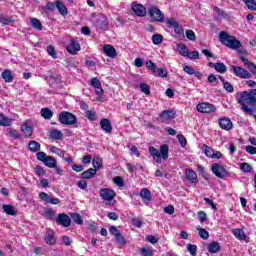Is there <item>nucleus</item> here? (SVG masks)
<instances>
[{"label": "nucleus", "mask_w": 256, "mask_h": 256, "mask_svg": "<svg viewBox=\"0 0 256 256\" xmlns=\"http://www.w3.org/2000/svg\"><path fill=\"white\" fill-rule=\"evenodd\" d=\"M131 223L132 225H134V227H137L138 229L141 228V226L143 225V222L140 218H132Z\"/></svg>", "instance_id": "6e6d98bb"}, {"label": "nucleus", "mask_w": 256, "mask_h": 256, "mask_svg": "<svg viewBox=\"0 0 256 256\" xmlns=\"http://www.w3.org/2000/svg\"><path fill=\"white\" fill-rule=\"evenodd\" d=\"M0 23H2V25H9V23H13V20L5 16H0Z\"/></svg>", "instance_id": "e2e57ef3"}, {"label": "nucleus", "mask_w": 256, "mask_h": 256, "mask_svg": "<svg viewBox=\"0 0 256 256\" xmlns=\"http://www.w3.org/2000/svg\"><path fill=\"white\" fill-rule=\"evenodd\" d=\"M8 135L12 139H21V134H19V132H17V130L9 129L8 130Z\"/></svg>", "instance_id": "09e8293b"}, {"label": "nucleus", "mask_w": 256, "mask_h": 256, "mask_svg": "<svg viewBox=\"0 0 256 256\" xmlns=\"http://www.w3.org/2000/svg\"><path fill=\"white\" fill-rule=\"evenodd\" d=\"M30 23L34 29H37L38 31H41L43 29V25L41 24V21L37 18H32L30 20Z\"/></svg>", "instance_id": "e433bc0d"}, {"label": "nucleus", "mask_w": 256, "mask_h": 256, "mask_svg": "<svg viewBox=\"0 0 256 256\" xmlns=\"http://www.w3.org/2000/svg\"><path fill=\"white\" fill-rule=\"evenodd\" d=\"M187 251L190 253V255L197 256V246L196 245L188 244Z\"/></svg>", "instance_id": "a18cd8bd"}, {"label": "nucleus", "mask_w": 256, "mask_h": 256, "mask_svg": "<svg viewBox=\"0 0 256 256\" xmlns=\"http://www.w3.org/2000/svg\"><path fill=\"white\" fill-rule=\"evenodd\" d=\"M28 149L32 153H37V152L41 151V144H39V142H37V141H30L28 144Z\"/></svg>", "instance_id": "bb28decb"}, {"label": "nucleus", "mask_w": 256, "mask_h": 256, "mask_svg": "<svg viewBox=\"0 0 256 256\" xmlns=\"http://www.w3.org/2000/svg\"><path fill=\"white\" fill-rule=\"evenodd\" d=\"M2 78L6 83H11L13 81V74L11 70H4L2 73Z\"/></svg>", "instance_id": "f704fd0d"}, {"label": "nucleus", "mask_w": 256, "mask_h": 256, "mask_svg": "<svg viewBox=\"0 0 256 256\" xmlns=\"http://www.w3.org/2000/svg\"><path fill=\"white\" fill-rule=\"evenodd\" d=\"M198 218L201 223H205V221H207V213H205V211H199Z\"/></svg>", "instance_id": "bf43d9fd"}, {"label": "nucleus", "mask_w": 256, "mask_h": 256, "mask_svg": "<svg viewBox=\"0 0 256 256\" xmlns=\"http://www.w3.org/2000/svg\"><path fill=\"white\" fill-rule=\"evenodd\" d=\"M196 109L199 113H215V111H217V108L215 107V105L209 102L199 103L196 106Z\"/></svg>", "instance_id": "1a4fd4ad"}, {"label": "nucleus", "mask_w": 256, "mask_h": 256, "mask_svg": "<svg viewBox=\"0 0 256 256\" xmlns=\"http://www.w3.org/2000/svg\"><path fill=\"white\" fill-rule=\"evenodd\" d=\"M140 90L145 95H149L151 93V87L148 84H145V83L140 84Z\"/></svg>", "instance_id": "37998d69"}, {"label": "nucleus", "mask_w": 256, "mask_h": 256, "mask_svg": "<svg viewBox=\"0 0 256 256\" xmlns=\"http://www.w3.org/2000/svg\"><path fill=\"white\" fill-rule=\"evenodd\" d=\"M232 69L236 77H240V79H251V74L247 70L239 66H232Z\"/></svg>", "instance_id": "9d476101"}, {"label": "nucleus", "mask_w": 256, "mask_h": 256, "mask_svg": "<svg viewBox=\"0 0 256 256\" xmlns=\"http://www.w3.org/2000/svg\"><path fill=\"white\" fill-rule=\"evenodd\" d=\"M44 165L49 167V169H53V167L57 165V160L52 156H47V158L44 160Z\"/></svg>", "instance_id": "c756f323"}, {"label": "nucleus", "mask_w": 256, "mask_h": 256, "mask_svg": "<svg viewBox=\"0 0 256 256\" xmlns=\"http://www.w3.org/2000/svg\"><path fill=\"white\" fill-rule=\"evenodd\" d=\"M71 217L74 221V223H77V225H83V217L78 213H72Z\"/></svg>", "instance_id": "a19ab883"}, {"label": "nucleus", "mask_w": 256, "mask_h": 256, "mask_svg": "<svg viewBox=\"0 0 256 256\" xmlns=\"http://www.w3.org/2000/svg\"><path fill=\"white\" fill-rule=\"evenodd\" d=\"M146 68L151 71L152 75L157 76V71L159 68H157V65H155V63H153V61L148 60L146 62Z\"/></svg>", "instance_id": "7c9ffc66"}, {"label": "nucleus", "mask_w": 256, "mask_h": 256, "mask_svg": "<svg viewBox=\"0 0 256 256\" xmlns=\"http://www.w3.org/2000/svg\"><path fill=\"white\" fill-rule=\"evenodd\" d=\"M177 139L181 147H185L187 145V139H185V136H183V134H178Z\"/></svg>", "instance_id": "864d4df0"}, {"label": "nucleus", "mask_w": 256, "mask_h": 256, "mask_svg": "<svg viewBox=\"0 0 256 256\" xmlns=\"http://www.w3.org/2000/svg\"><path fill=\"white\" fill-rule=\"evenodd\" d=\"M34 173L38 176V177H43V175L46 174L45 169H43V167L41 166H36L34 168Z\"/></svg>", "instance_id": "8fccbe9b"}, {"label": "nucleus", "mask_w": 256, "mask_h": 256, "mask_svg": "<svg viewBox=\"0 0 256 256\" xmlns=\"http://www.w3.org/2000/svg\"><path fill=\"white\" fill-rule=\"evenodd\" d=\"M202 151H203L204 155H206V157H210V158L213 157V153H214L213 148H211L207 145H203Z\"/></svg>", "instance_id": "79ce46f5"}, {"label": "nucleus", "mask_w": 256, "mask_h": 256, "mask_svg": "<svg viewBox=\"0 0 256 256\" xmlns=\"http://www.w3.org/2000/svg\"><path fill=\"white\" fill-rule=\"evenodd\" d=\"M167 75H169V72H167V70H165L163 68H158L157 69L156 77H167Z\"/></svg>", "instance_id": "4d7b16f0"}, {"label": "nucleus", "mask_w": 256, "mask_h": 256, "mask_svg": "<svg viewBox=\"0 0 256 256\" xmlns=\"http://www.w3.org/2000/svg\"><path fill=\"white\" fill-rule=\"evenodd\" d=\"M56 241L55 232L53 230H48L45 235V242L47 245H55Z\"/></svg>", "instance_id": "4be33fe9"}, {"label": "nucleus", "mask_w": 256, "mask_h": 256, "mask_svg": "<svg viewBox=\"0 0 256 256\" xmlns=\"http://www.w3.org/2000/svg\"><path fill=\"white\" fill-rule=\"evenodd\" d=\"M97 175V170L90 168L82 173V179H93Z\"/></svg>", "instance_id": "cd10ccee"}, {"label": "nucleus", "mask_w": 256, "mask_h": 256, "mask_svg": "<svg viewBox=\"0 0 256 256\" xmlns=\"http://www.w3.org/2000/svg\"><path fill=\"white\" fill-rule=\"evenodd\" d=\"M99 196L103 201H105L106 205H111V201L115 199L117 194L115 193V190H112L109 188H103L100 190Z\"/></svg>", "instance_id": "423d86ee"}, {"label": "nucleus", "mask_w": 256, "mask_h": 256, "mask_svg": "<svg viewBox=\"0 0 256 256\" xmlns=\"http://www.w3.org/2000/svg\"><path fill=\"white\" fill-rule=\"evenodd\" d=\"M39 199H41V201L49 203V200L51 199V196H49V194H47L45 192H40L39 193Z\"/></svg>", "instance_id": "603ef678"}, {"label": "nucleus", "mask_w": 256, "mask_h": 256, "mask_svg": "<svg viewBox=\"0 0 256 256\" xmlns=\"http://www.w3.org/2000/svg\"><path fill=\"white\" fill-rule=\"evenodd\" d=\"M56 223L58 225H62V227H71V217H69L67 214L61 213L58 215Z\"/></svg>", "instance_id": "f8f14e48"}, {"label": "nucleus", "mask_w": 256, "mask_h": 256, "mask_svg": "<svg viewBox=\"0 0 256 256\" xmlns=\"http://www.w3.org/2000/svg\"><path fill=\"white\" fill-rule=\"evenodd\" d=\"M66 49L70 55H77V51H81V45L77 40L72 39Z\"/></svg>", "instance_id": "ddd939ff"}, {"label": "nucleus", "mask_w": 256, "mask_h": 256, "mask_svg": "<svg viewBox=\"0 0 256 256\" xmlns=\"http://www.w3.org/2000/svg\"><path fill=\"white\" fill-rule=\"evenodd\" d=\"M243 3H245V5L249 11H256V1L255 0H243Z\"/></svg>", "instance_id": "4c0bfd02"}, {"label": "nucleus", "mask_w": 256, "mask_h": 256, "mask_svg": "<svg viewBox=\"0 0 256 256\" xmlns=\"http://www.w3.org/2000/svg\"><path fill=\"white\" fill-rule=\"evenodd\" d=\"M47 53L50 55V57H53V59H57V52L55 51V47L53 45L47 46Z\"/></svg>", "instance_id": "c03bdc74"}, {"label": "nucleus", "mask_w": 256, "mask_h": 256, "mask_svg": "<svg viewBox=\"0 0 256 256\" xmlns=\"http://www.w3.org/2000/svg\"><path fill=\"white\" fill-rule=\"evenodd\" d=\"M246 152L250 155H256V147H253L251 145L246 146Z\"/></svg>", "instance_id": "338daca9"}, {"label": "nucleus", "mask_w": 256, "mask_h": 256, "mask_svg": "<svg viewBox=\"0 0 256 256\" xmlns=\"http://www.w3.org/2000/svg\"><path fill=\"white\" fill-rule=\"evenodd\" d=\"M47 154L45 152H37L36 154V158L38 159V161H42V163L45 162V160L47 159Z\"/></svg>", "instance_id": "5fc2aeb1"}, {"label": "nucleus", "mask_w": 256, "mask_h": 256, "mask_svg": "<svg viewBox=\"0 0 256 256\" xmlns=\"http://www.w3.org/2000/svg\"><path fill=\"white\" fill-rule=\"evenodd\" d=\"M185 175H186V179H188V181L190 183H199V178L197 177V172L194 171L193 169L187 168L185 170Z\"/></svg>", "instance_id": "2eb2a0df"}, {"label": "nucleus", "mask_w": 256, "mask_h": 256, "mask_svg": "<svg viewBox=\"0 0 256 256\" xmlns=\"http://www.w3.org/2000/svg\"><path fill=\"white\" fill-rule=\"evenodd\" d=\"M114 183L115 185H117L118 187H123L125 185V183L123 182V177L121 176H116L114 178Z\"/></svg>", "instance_id": "13d9d810"}, {"label": "nucleus", "mask_w": 256, "mask_h": 256, "mask_svg": "<svg viewBox=\"0 0 256 256\" xmlns=\"http://www.w3.org/2000/svg\"><path fill=\"white\" fill-rule=\"evenodd\" d=\"M100 127L102 131H105V133H111L113 131V126L111 125V120L107 118H103L100 120Z\"/></svg>", "instance_id": "f3484780"}, {"label": "nucleus", "mask_w": 256, "mask_h": 256, "mask_svg": "<svg viewBox=\"0 0 256 256\" xmlns=\"http://www.w3.org/2000/svg\"><path fill=\"white\" fill-rule=\"evenodd\" d=\"M2 210L4 211V213H6V215H11L12 217H15L17 215V211H15V207H13L12 205L4 204L2 206Z\"/></svg>", "instance_id": "b1692460"}, {"label": "nucleus", "mask_w": 256, "mask_h": 256, "mask_svg": "<svg viewBox=\"0 0 256 256\" xmlns=\"http://www.w3.org/2000/svg\"><path fill=\"white\" fill-rule=\"evenodd\" d=\"M186 37L190 41H196L197 40V36H195V32H193V30H186Z\"/></svg>", "instance_id": "3c124183"}, {"label": "nucleus", "mask_w": 256, "mask_h": 256, "mask_svg": "<svg viewBox=\"0 0 256 256\" xmlns=\"http://www.w3.org/2000/svg\"><path fill=\"white\" fill-rule=\"evenodd\" d=\"M232 234L239 241H247V234H245V231H243V229L235 228L232 230Z\"/></svg>", "instance_id": "aec40b11"}, {"label": "nucleus", "mask_w": 256, "mask_h": 256, "mask_svg": "<svg viewBox=\"0 0 256 256\" xmlns=\"http://www.w3.org/2000/svg\"><path fill=\"white\" fill-rule=\"evenodd\" d=\"M148 151L156 163H161V157L164 161L169 159V146L167 144L160 146V151L153 146L149 147Z\"/></svg>", "instance_id": "f03ea898"}, {"label": "nucleus", "mask_w": 256, "mask_h": 256, "mask_svg": "<svg viewBox=\"0 0 256 256\" xmlns=\"http://www.w3.org/2000/svg\"><path fill=\"white\" fill-rule=\"evenodd\" d=\"M148 15L152 23H163V21H165V14L155 6L148 8Z\"/></svg>", "instance_id": "20e7f679"}, {"label": "nucleus", "mask_w": 256, "mask_h": 256, "mask_svg": "<svg viewBox=\"0 0 256 256\" xmlns=\"http://www.w3.org/2000/svg\"><path fill=\"white\" fill-rule=\"evenodd\" d=\"M179 22H177V20H175V18H170L167 19L166 21V25L167 27H169V29H174L176 25H178Z\"/></svg>", "instance_id": "49530a36"}, {"label": "nucleus", "mask_w": 256, "mask_h": 256, "mask_svg": "<svg viewBox=\"0 0 256 256\" xmlns=\"http://www.w3.org/2000/svg\"><path fill=\"white\" fill-rule=\"evenodd\" d=\"M20 129L22 133H24L25 137H31V135H33V127L27 124H22Z\"/></svg>", "instance_id": "c85d7f7f"}, {"label": "nucleus", "mask_w": 256, "mask_h": 256, "mask_svg": "<svg viewBox=\"0 0 256 256\" xmlns=\"http://www.w3.org/2000/svg\"><path fill=\"white\" fill-rule=\"evenodd\" d=\"M140 253L142 256H153V251L149 248H142Z\"/></svg>", "instance_id": "052dcab7"}, {"label": "nucleus", "mask_w": 256, "mask_h": 256, "mask_svg": "<svg viewBox=\"0 0 256 256\" xmlns=\"http://www.w3.org/2000/svg\"><path fill=\"white\" fill-rule=\"evenodd\" d=\"M140 197H141V199H143L144 202L149 203V201H151V190H149L147 188H143L140 191Z\"/></svg>", "instance_id": "393cba45"}, {"label": "nucleus", "mask_w": 256, "mask_h": 256, "mask_svg": "<svg viewBox=\"0 0 256 256\" xmlns=\"http://www.w3.org/2000/svg\"><path fill=\"white\" fill-rule=\"evenodd\" d=\"M220 249L221 246L219 245V242H212L208 245L209 253H219Z\"/></svg>", "instance_id": "473e14b6"}, {"label": "nucleus", "mask_w": 256, "mask_h": 256, "mask_svg": "<svg viewBox=\"0 0 256 256\" xmlns=\"http://www.w3.org/2000/svg\"><path fill=\"white\" fill-rule=\"evenodd\" d=\"M13 123V119L5 116V114L0 113V126L1 127H10V125Z\"/></svg>", "instance_id": "5701e85b"}, {"label": "nucleus", "mask_w": 256, "mask_h": 256, "mask_svg": "<svg viewBox=\"0 0 256 256\" xmlns=\"http://www.w3.org/2000/svg\"><path fill=\"white\" fill-rule=\"evenodd\" d=\"M212 173H214L218 179H225V177H229V171L225 169V166L219 163L212 164Z\"/></svg>", "instance_id": "6e6552de"}, {"label": "nucleus", "mask_w": 256, "mask_h": 256, "mask_svg": "<svg viewBox=\"0 0 256 256\" xmlns=\"http://www.w3.org/2000/svg\"><path fill=\"white\" fill-rule=\"evenodd\" d=\"M219 125L224 131H231V129H233V122H231V119L229 118H221L219 120Z\"/></svg>", "instance_id": "dca6fc26"}, {"label": "nucleus", "mask_w": 256, "mask_h": 256, "mask_svg": "<svg viewBox=\"0 0 256 256\" xmlns=\"http://www.w3.org/2000/svg\"><path fill=\"white\" fill-rule=\"evenodd\" d=\"M92 21L97 29L105 30L109 27V21L107 20V16L104 14L96 15Z\"/></svg>", "instance_id": "0eeeda50"}, {"label": "nucleus", "mask_w": 256, "mask_h": 256, "mask_svg": "<svg viewBox=\"0 0 256 256\" xmlns=\"http://www.w3.org/2000/svg\"><path fill=\"white\" fill-rule=\"evenodd\" d=\"M90 85H92V87H94V89H96L97 87H101V81H99V79H97V78H92Z\"/></svg>", "instance_id": "69168bd1"}, {"label": "nucleus", "mask_w": 256, "mask_h": 256, "mask_svg": "<svg viewBox=\"0 0 256 256\" xmlns=\"http://www.w3.org/2000/svg\"><path fill=\"white\" fill-rule=\"evenodd\" d=\"M223 87L225 91H228V93H233L234 91L233 85H231L229 82H224Z\"/></svg>", "instance_id": "0e129e2a"}, {"label": "nucleus", "mask_w": 256, "mask_h": 256, "mask_svg": "<svg viewBox=\"0 0 256 256\" xmlns=\"http://www.w3.org/2000/svg\"><path fill=\"white\" fill-rule=\"evenodd\" d=\"M219 39L228 49L237 50L241 55L245 53V49L241 46V41L235 39V36H231L227 32L222 31L219 34Z\"/></svg>", "instance_id": "f257e3e1"}, {"label": "nucleus", "mask_w": 256, "mask_h": 256, "mask_svg": "<svg viewBox=\"0 0 256 256\" xmlns=\"http://www.w3.org/2000/svg\"><path fill=\"white\" fill-rule=\"evenodd\" d=\"M208 66L213 67V69H215V71H217V73H226L227 72V66H225V64L223 62H217V63L210 62L208 64Z\"/></svg>", "instance_id": "6ab92c4d"}, {"label": "nucleus", "mask_w": 256, "mask_h": 256, "mask_svg": "<svg viewBox=\"0 0 256 256\" xmlns=\"http://www.w3.org/2000/svg\"><path fill=\"white\" fill-rule=\"evenodd\" d=\"M186 57L192 60L199 59V51L188 52V55Z\"/></svg>", "instance_id": "680f3d73"}, {"label": "nucleus", "mask_w": 256, "mask_h": 256, "mask_svg": "<svg viewBox=\"0 0 256 256\" xmlns=\"http://www.w3.org/2000/svg\"><path fill=\"white\" fill-rule=\"evenodd\" d=\"M184 71L188 75H193L195 73V69L193 67H191V66H185L184 67Z\"/></svg>", "instance_id": "774afa93"}, {"label": "nucleus", "mask_w": 256, "mask_h": 256, "mask_svg": "<svg viewBox=\"0 0 256 256\" xmlns=\"http://www.w3.org/2000/svg\"><path fill=\"white\" fill-rule=\"evenodd\" d=\"M171 119H175V111L174 110H163L160 114V121L162 123H169Z\"/></svg>", "instance_id": "9b49d317"}, {"label": "nucleus", "mask_w": 256, "mask_h": 256, "mask_svg": "<svg viewBox=\"0 0 256 256\" xmlns=\"http://www.w3.org/2000/svg\"><path fill=\"white\" fill-rule=\"evenodd\" d=\"M176 49L179 55H182V57H187L189 55V49H187V46L183 43L177 44Z\"/></svg>", "instance_id": "a878e982"}, {"label": "nucleus", "mask_w": 256, "mask_h": 256, "mask_svg": "<svg viewBox=\"0 0 256 256\" xmlns=\"http://www.w3.org/2000/svg\"><path fill=\"white\" fill-rule=\"evenodd\" d=\"M55 5L60 15H62L63 17H65V15H68L69 11L67 10V6H65V4L61 0H56Z\"/></svg>", "instance_id": "412c9836"}, {"label": "nucleus", "mask_w": 256, "mask_h": 256, "mask_svg": "<svg viewBox=\"0 0 256 256\" xmlns=\"http://www.w3.org/2000/svg\"><path fill=\"white\" fill-rule=\"evenodd\" d=\"M197 231L201 239H204V241H207V239H209V232L205 228L197 227Z\"/></svg>", "instance_id": "c9c22d12"}, {"label": "nucleus", "mask_w": 256, "mask_h": 256, "mask_svg": "<svg viewBox=\"0 0 256 256\" xmlns=\"http://www.w3.org/2000/svg\"><path fill=\"white\" fill-rule=\"evenodd\" d=\"M152 43L154 45H161V43H163V35H161V34H154L152 36Z\"/></svg>", "instance_id": "ea45409f"}, {"label": "nucleus", "mask_w": 256, "mask_h": 256, "mask_svg": "<svg viewBox=\"0 0 256 256\" xmlns=\"http://www.w3.org/2000/svg\"><path fill=\"white\" fill-rule=\"evenodd\" d=\"M103 161L101 160V158L96 157L93 159L92 164L94 169H101V165H102Z\"/></svg>", "instance_id": "de8ad7c7"}, {"label": "nucleus", "mask_w": 256, "mask_h": 256, "mask_svg": "<svg viewBox=\"0 0 256 256\" xmlns=\"http://www.w3.org/2000/svg\"><path fill=\"white\" fill-rule=\"evenodd\" d=\"M58 121L61 125H75L77 123V116L69 111H62L58 116Z\"/></svg>", "instance_id": "7ed1b4c3"}, {"label": "nucleus", "mask_w": 256, "mask_h": 256, "mask_svg": "<svg viewBox=\"0 0 256 256\" xmlns=\"http://www.w3.org/2000/svg\"><path fill=\"white\" fill-rule=\"evenodd\" d=\"M132 11L137 17H145L147 15V8L143 4H135L132 6Z\"/></svg>", "instance_id": "4468645a"}, {"label": "nucleus", "mask_w": 256, "mask_h": 256, "mask_svg": "<svg viewBox=\"0 0 256 256\" xmlns=\"http://www.w3.org/2000/svg\"><path fill=\"white\" fill-rule=\"evenodd\" d=\"M50 138L55 140L63 139V132L58 129H52L50 131Z\"/></svg>", "instance_id": "2f4dec72"}, {"label": "nucleus", "mask_w": 256, "mask_h": 256, "mask_svg": "<svg viewBox=\"0 0 256 256\" xmlns=\"http://www.w3.org/2000/svg\"><path fill=\"white\" fill-rule=\"evenodd\" d=\"M109 233L115 238V241L116 243H118V245H121L122 247H124V245H127V239L125 238V236H123V234H121V231H119V228H117V226H110Z\"/></svg>", "instance_id": "39448f33"}, {"label": "nucleus", "mask_w": 256, "mask_h": 256, "mask_svg": "<svg viewBox=\"0 0 256 256\" xmlns=\"http://www.w3.org/2000/svg\"><path fill=\"white\" fill-rule=\"evenodd\" d=\"M240 169H241V171H243V173H251V171H253V167L250 166V164L247 162L241 163Z\"/></svg>", "instance_id": "58836bf2"}, {"label": "nucleus", "mask_w": 256, "mask_h": 256, "mask_svg": "<svg viewBox=\"0 0 256 256\" xmlns=\"http://www.w3.org/2000/svg\"><path fill=\"white\" fill-rule=\"evenodd\" d=\"M103 51L105 55H107V57H111L112 59H115L117 57V50L112 45H104Z\"/></svg>", "instance_id": "a211bd4d"}, {"label": "nucleus", "mask_w": 256, "mask_h": 256, "mask_svg": "<svg viewBox=\"0 0 256 256\" xmlns=\"http://www.w3.org/2000/svg\"><path fill=\"white\" fill-rule=\"evenodd\" d=\"M40 113L44 119L49 120L53 117V110L49 108H42Z\"/></svg>", "instance_id": "72a5a7b5"}]
</instances>
